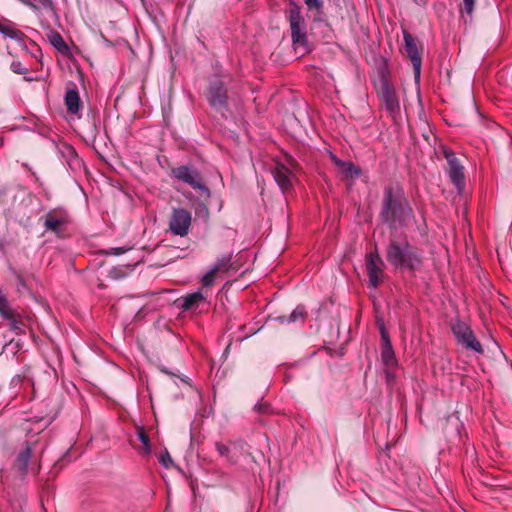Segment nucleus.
<instances>
[{
  "label": "nucleus",
  "instance_id": "obj_22",
  "mask_svg": "<svg viewBox=\"0 0 512 512\" xmlns=\"http://www.w3.org/2000/svg\"><path fill=\"white\" fill-rule=\"evenodd\" d=\"M50 42L58 51H60L62 53H66L69 50V48H68L67 44L65 43L64 39L57 32H54V33L51 34Z\"/></svg>",
  "mask_w": 512,
  "mask_h": 512
},
{
  "label": "nucleus",
  "instance_id": "obj_11",
  "mask_svg": "<svg viewBox=\"0 0 512 512\" xmlns=\"http://www.w3.org/2000/svg\"><path fill=\"white\" fill-rule=\"evenodd\" d=\"M379 97L385 109L394 116L399 111V101L395 90L386 82L381 86Z\"/></svg>",
  "mask_w": 512,
  "mask_h": 512
},
{
  "label": "nucleus",
  "instance_id": "obj_12",
  "mask_svg": "<svg viewBox=\"0 0 512 512\" xmlns=\"http://www.w3.org/2000/svg\"><path fill=\"white\" fill-rule=\"evenodd\" d=\"M173 175L184 183L189 184L194 189H203L201 178L197 171L190 169L187 166H180L173 169Z\"/></svg>",
  "mask_w": 512,
  "mask_h": 512
},
{
  "label": "nucleus",
  "instance_id": "obj_27",
  "mask_svg": "<svg viewBox=\"0 0 512 512\" xmlns=\"http://www.w3.org/2000/svg\"><path fill=\"white\" fill-rule=\"evenodd\" d=\"M11 70L16 74H25L28 71L19 61H13L11 63Z\"/></svg>",
  "mask_w": 512,
  "mask_h": 512
},
{
  "label": "nucleus",
  "instance_id": "obj_25",
  "mask_svg": "<svg viewBox=\"0 0 512 512\" xmlns=\"http://www.w3.org/2000/svg\"><path fill=\"white\" fill-rule=\"evenodd\" d=\"M217 272L212 268L208 271L201 280V283L204 287H210L214 284Z\"/></svg>",
  "mask_w": 512,
  "mask_h": 512
},
{
  "label": "nucleus",
  "instance_id": "obj_5",
  "mask_svg": "<svg viewBox=\"0 0 512 512\" xmlns=\"http://www.w3.org/2000/svg\"><path fill=\"white\" fill-rule=\"evenodd\" d=\"M443 153L447 160L448 175L450 180L455 185L457 190L462 192L465 187L464 167L452 150L444 149Z\"/></svg>",
  "mask_w": 512,
  "mask_h": 512
},
{
  "label": "nucleus",
  "instance_id": "obj_9",
  "mask_svg": "<svg viewBox=\"0 0 512 512\" xmlns=\"http://www.w3.org/2000/svg\"><path fill=\"white\" fill-rule=\"evenodd\" d=\"M404 42H405V51L413 65L415 78L419 79L422 61H421V56L418 52L416 41L411 34H409L408 32H404Z\"/></svg>",
  "mask_w": 512,
  "mask_h": 512
},
{
  "label": "nucleus",
  "instance_id": "obj_8",
  "mask_svg": "<svg viewBox=\"0 0 512 512\" xmlns=\"http://www.w3.org/2000/svg\"><path fill=\"white\" fill-rule=\"evenodd\" d=\"M69 223V216L63 210H51L45 215L44 226L46 230L61 235L64 227Z\"/></svg>",
  "mask_w": 512,
  "mask_h": 512
},
{
  "label": "nucleus",
  "instance_id": "obj_10",
  "mask_svg": "<svg viewBox=\"0 0 512 512\" xmlns=\"http://www.w3.org/2000/svg\"><path fill=\"white\" fill-rule=\"evenodd\" d=\"M273 177L283 192L290 190L293 186L294 174L290 167L277 163L272 171Z\"/></svg>",
  "mask_w": 512,
  "mask_h": 512
},
{
  "label": "nucleus",
  "instance_id": "obj_3",
  "mask_svg": "<svg viewBox=\"0 0 512 512\" xmlns=\"http://www.w3.org/2000/svg\"><path fill=\"white\" fill-rule=\"evenodd\" d=\"M451 330L457 342L465 349L472 350L479 354L484 352L480 341L476 338L471 327L467 323L460 319H456L451 323Z\"/></svg>",
  "mask_w": 512,
  "mask_h": 512
},
{
  "label": "nucleus",
  "instance_id": "obj_15",
  "mask_svg": "<svg viewBox=\"0 0 512 512\" xmlns=\"http://www.w3.org/2000/svg\"><path fill=\"white\" fill-rule=\"evenodd\" d=\"M0 33L20 44L23 43L25 39V34L10 21H0Z\"/></svg>",
  "mask_w": 512,
  "mask_h": 512
},
{
  "label": "nucleus",
  "instance_id": "obj_34",
  "mask_svg": "<svg viewBox=\"0 0 512 512\" xmlns=\"http://www.w3.org/2000/svg\"><path fill=\"white\" fill-rule=\"evenodd\" d=\"M289 164H290V166H291V167H294V166H295V164H294V162H293V161H289Z\"/></svg>",
  "mask_w": 512,
  "mask_h": 512
},
{
  "label": "nucleus",
  "instance_id": "obj_19",
  "mask_svg": "<svg viewBox=\"0 0 512 512\" xmlns=\"http://www.w3.org/2000/svg\"><path fill=\"white\" fill-rule=\"evenodd\" d=\"M30 457H31V446H30V444L27 443L25 445V447L17 455V458L14 463V467L22 473L25 472L28 462L30 460Z\"/></svg>",
  "mask_w": 512,
  "mask_h": 512
},
{
  "label": "nucleus",
  "instance_id": "obj_4",
  "mask_svg": "<svg viewBox=\"0 0 512 512\" xmlns=\"http://www.w3.org/2000/svg\"><path fill=\"white\" fill-rule=\"evenodd\" d=\"M289 23L293 44L299 47H307V34L304 18L300 8L294 4L289 10Z\"/></svg>",
  "mask_w": 512,
  "mask_h": 512
},
{
  "label": "nucleus",
  "instance_id": "obj_6",
  "mask_svg": "<svg viewBox=\"0 0 512 512\" xmlns=\"http://www.w3.org/2000/svg\"><path fill=\"white\" fill-rule=\"evenodd\" d=\"M192 223V215L183 208H175L169 220V229L172 234L180 237L188 235Z\"/></svg>",
  "mask_w": 512,
  "mask_h": 512
},
{
  "label": "nucleus",
  "instance_id": "obj_33",
  "mask_svg": "<svg viewBox=\"0 0 512 512\" xmlns=\"http://www.w3.org/2000/svg\"><path fill=\"white\" fill-rule=\"evenodd\" d=\"M43 6L45 7H51L52 6V0H39Z\"/></svg>",
  "mask_w": 512,
  "mask_h": 512
},
{
  "label": "nucleus",
  "instance_id": "obj_2",
  "mask_svg": "<svg viewBox=\"0 0 512 512\" xmlns=\"http://www.w3.org/2000/svg\"><path fill=\"white\" fill-rule=\"evenodd\" d=\"M411 214L412 209L408 203L401 196L395 194L392 187H387L384 191L380 213L383 222L395 228L402 226Z\"/></svg>",
  "mask_w": 512,
  "mask_h": 512
},
{
  "label": "nucleus",
  "instance_id": "obj_32",
  "mask_svg": "<svg viewBox=\"0 0 512 512\" xmlns=\"http://www.w3.org/2000/svg\"><path fill=\"white\" fill-rule=\"evenodd\" d=\"M381 335H382V339L384 341V345H386V341L389 340V337H388L383 326L381 327Z\"/></svg>",
  "mask_w": 512,
  "mask_h": 512
},
{
  "label": "nucleus",
  "instance_id": "obj_31",
  "mask_svg": "<svg viewBox=\"0 0 512 512\" xmlns=\"http://www.w3.org/2000/svg\"><path fill=\"white\" fill-rule=\"evenodd\" d=\"M127 251L126 248L118 247V248H111L109 249L106 254L107 255H121Z\"/></svg>",
  "mask_w": 512,
  "mask_h": 512
},
{
  "label": "nucleus",
  "instance_id": "obj_29",
  "mask_svg": "<svg viewBox=\"0 0 512 512\" xmlns=\"http://www.w3.org/2000/svg\"><path fill=\"white\" fill-rule=\"evenodd\" d=\"M159 460L165 467H168L169 464L172 463V459L168 452L161 454Z\"/></svg>",
  "mask_w": 512,
  "mask_h": 512
},
{
  "label": "nucleus",
  "instance_id": "obj_1",
  "mask_svg": "<svg viewBox=\"0 0 512 512\" xmlns=\"http://www.w3.org/2000/svg\"><path fill=\"white\" fill-rule=\"evenodd\" d=\"M386 259L396 270L414 273L421 269L423 257L420 250L407 240L390 239Z\"/></svg>",
  "mask_w": 512,
  "mask_h": 512
},
{
  "label": "nucleus",
  "instance_id": "obj_16",
  "mask_svg": "<svg viewBox=\"0 0 512 512\" xmlns=\"http://www.w3.org/2000/svg\"><path fill=\"white\" fill-rule=\"evenodd\" d=\"M205 296L197 291L186 296H183L181 301V308L185 311H190L196 309L201 303L205 302Z\"/></svg>",
  "mask_w": 512,
  "mask_h": 512
},
{
  "label": "nucleus",
  "instance_id": "obj_14",
  "mask_svg": "<svg viewBox=\"0 0 512 512\" xmlns=\"http://www.w3.org/2000/svg\"><path fill=\"white\" fill-rule=\"evenodd\" d=\"M0 314L3 318L10 321L11 328L14 330H17L20 328V325L22 324L21 320L19 319V315L17 312L11 308L7 298L3 295V293L0 291Z\"/></svg>",
  "mask_w": 512,
  "mask_h": 512
},
{
  "label": "nucleus",
  "instance_id": "obj_23",
  "mask_svg": "<svg viewBox=\"0 0 512 512\" xmlns=\"http://www.w3.org/2000/svg\"><path fill=\"white\" fill-rule=\"evenodd\" d=\"M215 447L220 456L225 457L229 462H235V459L231 455L230 447L228 445L221 442H217L215 444Z\"/></svg>",
  "mask_w": 512,
  "mask_h": 512
},
{
  "label": "nucleus",
  "instance_id": "obj_20",
  "mask_svg": "<svg viewBox=\"0 0 512 512\" xmlns=\"http://www.w3.org/2000/svg\"><path fill=\"white\" fill-rule=\"evenodd\" d=\"M381 358H382L384 365L387 368H393L397 365V360H396L390 340H387L386 345L383 346L382 352H381Z\"/></svg>",
  "mask_w": 512,
  "mask_h": 512
},
{
  "label": "nucleus",
  "instance_id": "obj_24",
  "mask_svg": "<svg viewBox=\"0 0 512 512\" xmlns=\"http://www.w3.org/2000/svg\"><path fill=\"white\" fill-rule=\"evenodd\" d=\"M231 262L230 256H224L217 260L215 265L212 267L217 273L225 272L229 269Z\"/></svg>",
  "mask_w": 512,
  "mask_h": 512
},
{
  "label": "nucleus",
  "instance_id": "obj_28",
  "mask_svg": "<svg viewBox=\"0 0 512 512\" xmlns=\"http://www.w3.org/2000/svg\"><path fill=\"white\" fill-rule=\"evenodd\" d=\"M305 312L303 308L298 307L296 308L290 315V321L294 322L297 320H303L304 319Z\"/></svg>",
  "mask_w": 512,
  "mask_h": 512
},
{
  "label": "nucleus",
  "instance_id": "obj_30",
  "mask_svg": "<svg viewBox=\"0 0 512 512\" xmlns=\"http://www.w3.org/2000/svg\"><path fill=\"white\" fill-rule=\"evenodd\" d=\"M464 9L468 14H471L474 9L475 0H463Z\"/></svg>",
  "mask_w": 512,
  "mask_h": 512
},
{
  "label": "nucleus",
  "instance_id": "obj_13",
  "mask_svg": "<svg viewBox=\"0 0 512 512\" xmlns=\"http://www.w3.org/2000/svg\"><path fill=\"white\" fill-rule=\"evenodd\" d=\"M208 101L213 107H223L226 104V89L220 81L211 84L208 91Z\"/></svg>",
  "mask_w": 512,
  "mask_h": 512
},
{
  "label": "nucleus",
  "instance_id": "obj_26",
  "mask_svg": "<svg viewBox=\"0 0 512 512\" xmlns=\"http://www.w3.org/2000/svg\"><path fill=\"white\" fill-rule=\"evenodd\" d=\"M304 2L311 11L315 10L320 13L323 10V0H304Z\"/></svg>",
  "mask_w": 512,
  "mask_h": 512
},
{
  "label": "nucleus",
  "instance_id": "obj_18",
  "mask_svg": "<svg viewBox=\"0 0 512 512\" xmlns=\"http://www.w3.org/2000/svg\"><path fill=\"white\" fill-rule=\"evenodd\" d=\"M65 104L67 110L72 114H77L81 108L79 93L75 89H70L65 95Z\"/></svg>",
  "mask_w": 512,
  "mask_h": 512
},
{
  "label": "nucleus",
  "instance_id": "obj_17",
  "mask_svg": "<svg viewBox=\"0 0 512 512\" xmlns=\"http://www.w3.org/2000/svg\"><path fill=\"white\" fill-rule=\"evenodd\" d=\"M332 160L338 167L339 171L346 178H355L358 177L361 173V170L358 167H356L352 162L342 161L338 159L336 156H332Z\"/></svg>",
  "mask_w": 512,
  "mask_h": 512
},
{
  "label": "nucleus",
  "instance_id": "obj_7",
  "mask_svg": "<svg viewBox=\"0 0 512 512\" xmlns=\"http://www.w3.org/2000/svg\"><path fill=\"white\" fill-rule=\"evenodd\" d=\"M384 262L377 251L371 252L366 256V269L369 277V283L373 288H377L383 281Z\"/></svg>",
  "mask_w": 512,
  "mask_h": 512
},
{
  "label": "nucleus",
  "instance_id": "obj_21",
  "mask_svg": "<svg viewBox=\"0 0 512 512\" xmlns=\"http://www.w3.org/2000/svg\"><path fill=\"white\" fill-rule=\"evenodd\" d=\"M137 437L142 443V446L139 449L140 453L149 455L151 453L150 439L147 433L145 432V429L141 426L137 427Z\"/></svg>",
  "mask_w": 512,
  "mask_h": 512
}]
</instances>
